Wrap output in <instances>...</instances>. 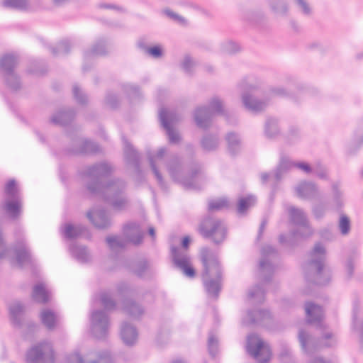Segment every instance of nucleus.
I'll return each mask as SVG.
<instances>
[{
    "instance_id": "nucleus-1",
    "label": "nucleus",
    "mask_w": 363,
    "mask_h": 363,
    "mask_svg": "<svg viewBox=\"0 0 363 363\" xmlns=\"http://www.w3.org/2000/svg\"><path fill=\"white\" fill-rule=\"evenodd\" d=\"M113 171V167L107 162L96 164L88 167L86 172V176L94 184H89L88 189L92 193H99L115 209L122 210L128 206V199L122 196L125 189V183L119 179H112L102 185L99 180L110 174Z\"/></svg>"
},
{
    "instance_id": "nucleus-2",
    "label": "nucleus",
    "mask_w": 363,
    "mask_h": 363,
    "mask_svg": "<svg viewBox=\"0 0 363 363\" xmlns=\"http://www.w3.org/2000/svg\"><path fill=\"white\" fill-rule=\"evenodd\" d=\"M201 259L204 268L203 281L208 294L217 296L220 290V269L216 255L208 248L201 250Z\"/></svg>"
},
{
    "instance_id": "nucleus-3",
    "label": "nucleus",
    "mask_w": 363,
    "mask_h": 363,
    "mask_svg": "<svg viewBox=\"0 0 363 363\" xmlns=\"http://www.w3.org/2000/svg\"><path fill=\"white\" fill-rule=\"evenodd\" d=\"M325 248L321 243H316L309 254L306 268L309 277H313L315 284L325 285L329 283L330 270L325 265Z\"/></svg>"
},
{
    "instance_id": "nucleus-4",
    "label": "nucleus",
    "mask_w": 363,
    "mask_h": 363,
    "mask_svg": "<svg viewBox=\"0 0 363 363\" xmlns=\"http://www.w3.org/2000/svg\"><path fill=\"white\" fill-rule=\"evenodd\" d=\"M225 113L223 100L214 96L208 102V106H199L194 112V118L196 125L203 129L208 128L212 124V118L215 114Z\"/></svg>"
},
{
    "instance_id": "nucleus-5",
    "label": "nucleus",
    "mask_w": 363,
    "mask_h": 363,
    "mask_svg": "<svg viewBox=\"0 0 363 363\" xmlns=\"http://www.w3.org/2000/svg\"><path fill=\"white\" fill-rule=\"evenodd\" d=\"M18 64V57L13 53H5L0 56V74L7 86L13 90H18L21 86L20 78L15 71Z\"/></svg>"
},
{
    "instance_id": "nucleus-6",
    "label": "nucleus",
    "mask_w": 363,
    "mask_h": 363,
    "mask_svg": "<svg viewBox=\"0 0 363 363\" xmlns=\"http://www.w3.org/2000/svg\"><path fill=\"white\" fill-rule=\"evenodd\" d=\"M123 234L125 238L118 236H108L106 238V242L112 250H118L124 247L128 242L134 244H139L143 236L140 227L136 223L127 224L123 229Z\"/></svg>"
},
{
    "instance_id": "nucleus-7",
    "label": "nucleus",
    "mask_w": 363,
    "mask_h": 363,
    "mask_svg": "<svg viewBox=\"0 0 363 363\" xmlns=\"http://www.w3.org/2000/svg\"><path fill=\"white\" fill-rule=\"evenodd\" d=\"M261 89L260 83H249L243 86L241 94L242 103L244 107L252 113H260L265 110L268 105L267 99H259L255 94Z\"/></svg>"
},
{
    "instance_id": "nucleus-8",
    "label": "nucleus",
    "mask_w": 363,
    "mask_h": 363,
    "mask_svg": "<svg viewBox=\"0 0 363 363\" xmlns=\"http://www.w3.org/2000/svg\"><path fill=\"white\" fill-rule=\"evenodd\" d=\"M199 230L204 238H211L216 244L223 242L226 236L225 225L221 220L216 218L205 219L201 223Z\"/></svg>"
},
{
    "instance_id": "nucleus-9",
    "label": "nucleus",
    "mask_w": 363,
    "mask_h": 363,
    "mask_svg": "<svg viewBox=\"0 0 363 363\" xmlns=\"http://www.w3.org/2000/svg\"><path fill=\"white\" fill-rule=\"evenodd\" d=\"M247 350L259 363L267 362L272 357L269 345L256 334L247 337Z\"/></svg>"
},
{
    "instance_id": "nucleus-10",
    "label": "nucleus",
    "mask_w": 363,
    "mask_h": 363,
    "mask_svg": "<svg viewBox=\"0 0 363 363\" xmlns=\"http://www.w3.org/2000/svg\"><path fill=\"white\" fill-rule=\"evenodd\" d=\"M55 357L52 345L44 341L33 346L27 354L28 363H55Z\"/></svg>"
},
{
    "instance_id": "nucleus-11",
    "label": "nucleus",
    "mask_w": 363,
    "mask_h": 363,
    "mask_svg": "<svg viewBox=\"0 0 363 363\" xmlns=\"http://www.w3.org/2000/svg\"><path fill=\"white\" fill-rule=\"evenodd\" d=\"M21 201L14 180H10L5 187L4 209L13 218H17L21 212Z\"/></svg>"
},
{
    "instance_id": "nucleus-12",
    "label": "nucleus",
    "mask_w": 363,
    "mask_h": 363,
    "mask_svg": "<svg viewBox=\"0 0 363 363\" xmlns=\"http://www.w3.org/2000/svg\"><path fill=\"white\" fill-rule=\"evenodd\" d=\"M298 340L303 350L311 354L322 347H332L335 342L333 334L330 331H326L322 337L320 344L315 343L314 339L303 330L298 333Z\"/></svg>"
},
{
    "instance_id": "nucleus-13",
    "label": "nucleus",
    "mask_w": 363,
    "mask_h": 363,
    "mask_svg": "<svg viewBox=\"0 0 363 363\" xmlns=\"http://www.w3.org/2000/svg\"><path fill=\"white\" fill-rule=\"evenodd\" d=\"M277 257V251L272 246L266 245L262 249L259 261V277L263 281L267 282L270 280L275 269L274 262Z\"/></svg>"
},
{
    "instance_id": "nucleus-14",
    "label": "nucleus",
    "mask_w": 363,
    "mask_h": 363,
    "mask_svg": "<svg viewBox=\"0 0 363 363\" xmlns=\"http://www.w3.org/2000/svg\"><path fill=\"white\" fill-rule=\"evenodd\" d=\"M109 330V319L102 310H94L90 315V330L97 339L106 337Z\"/></svg>"
},
{
    "instance_id": "nucleus-15",
    "label": "nucleus",
    "mask_w": 363,
    "mask_h": 363,
    "mask_svg": "<svg viewBox=\"0 0 363 363\" xmlns=\"http://www.w3.org/2000/svg\"><path fill=\"white\" fill-rule=\"evenodd\" d=\"M160 119L163 128L166 130L169 143L176 144L179 142L181 138L177 130L172 125L179 121L182 117L174 111L162 108L160 111Z\"/></svg>"
},
{
    "instance_id": "nucleus-16",
    "label": "nucleus",
    "mask_w": 363,
    "mask_h": 363,
    "mask_svg": "<svg viewBox=\"0 0 363 363\" xmlns=\"http://www.w3.org/2000/svg\"><path fill=\"white\" fill-rule=\"evenodd\" d=\"M288 212L291 221L298 226V228L292 236L297 238H306L313 234V230L308 223L306 216L301 208L290 206Z\"/></svg>"
},
{
    "instance_id": "nucleus-17",
    "label": "nucleus",
    "mask_w": 363,
    "mask_h": 363,
    "mask_svg": "<svg viewBox=\"0 0 363 363\" xmlns=\"http://www.w3.org/2000/svg\"><path fill=\"white\" fill-rule=\"evenodd\" d=\"M67 363H111V358L105 352L91 350L82 354L75 351L68 355Z\"/></svg>"
},
{
    "instance_id": "nucleus-18",
    "label": "nucleus",
    "mask_w": 363,
    "mask_h": 363,
    "mask_svg": "<svg viewBox=\"0 0 363 363\" xmlns=\"http://www.w3.org/2000/svg\"><path fill=\"white\" fill-rule=\"evenodd\" d=\"M172 262L176 268L179 269L184 276L193 278L195 270L192 266L191 259L187 252L172 247L171 249Z\"/></svg>"
},
{
    "instance_id": "nucleus-19",
    "label": "nucleus",
    "mask_w": 363,
    "mask_h": 363,
    "mask_svg": "<svg viewBox=\"0 0 363 363\" xmlns=\"http://www.w3.org/2000/svg\"><path fill=\"white\" fill-rule=\"evenodd\" d=\"M171 177L176 182L182 184L186 188H194L190 179L184 176L183 169L177 158L172 159L167 164Z\"/></svg>"
},
{
    "instance_id": "nucleus-20",
    "label": "nucleus",
    "mask_w": 363,
    "mask_h": 363,
    "mask_svg": "<svg viewBox=\"0 0 363 363\" xmlns=\"http://www.w3.org/2000/svg\"><path fill=\"white\" fill-rule=\"evenodd\" d=\"M295 191L299 198L311 200L319 198V191L315 184L311 182L302 181L295 187Z\"/></svg>"
},
{
    "instance_id": "nucleus-21",
    "label": "nucleus",
    "mask_w": 363,
    "mask_h": 363,
    "mask_svg": "<svg viewBox=\"0 0 363 363\" xmlns=\"http://www.w3.org/2000/svg\"><path fill=\"white\" fill-rule=\"evenodd\" d=\"M86 217L99 229H106L111 225L109 216L104 210L94 209L89 211L86 213Z\"/></svg>"
},
{
    "instance_id": "nucleus-22",
    "label": "nucleus",
    "mask_w": 363,
    "mask_h": 363,
    "mask_svg": "<svg viewBox=\"0 0 363 363\" xmlns=\"http://www.w3.org/2000/svg\"><path fill=\"white\" fill-rule=\"evenodd\" d=\"M306 318L308 323L317 324L320 327L325 328V325L323 323V311L322 308L313 303H307L305 306Z\"/></svg>"
},
{
    "instance_id": "nucleus-23",
    "label": "nucleus",
    "mask_w": 363,
    "mask_h": 363,
    "mask_svg": "<svg viewBox=\"0 0 363 363\" xmlns=\"http://www.w3.org/2000/svg\"><path fill=\"white\" fill-rule=\"evenodd\" d=\"M121 337L126 345H133L137 340L138 332L130 323L124 322L121 328Z\"/></svg>"
},
{
    "instance_id": "nucleus-24",
    "label": "nucleus",
    "mask_w": 363,
    "mask_h": 363,
    "mask_svg": "<svg viewBox=\"0 0 363 363\" xmlns=\"http://www.w3.org/2000/svg\"><path fill=\"white\" fill-rule=\"evenodd\" d=\"M75 148L73 150L74 153H96L100 151L99 146L91 141H88L82 138L74 141Z\"/></svg>"
},
{
    "instance_id": "nucleus-25",
    "label": "nucleus",
    "mask_w": 363,
    "mask_h": 363,
    "mask_svg": "<svg viewBox=\"0 0 363 363\" xmlns=\"http://www.w3.org/2000/svg\"><path fill=\"white\" fill-rule=\"evenodd\" d=\"M167 154V149L164 147L160 148L157 152L154 155H149V161L150 164V167L152 168V170L153 171L158 182L162 184L163 182L162 175L159 172L157 164L163 161L164 156Z\"/></svg>"
},
{
    "instance_id": "nucleus-26",
    "label": "nucleus",
    "mask_w": 363,
    "mask_h": 363,
    "mask_svg": "<svg viewBox=\"0 0 363 363\" xmlns=\"http://www.w3.org/2000/svg\"><path fill=\"white\" fill-rule=\"evenodd\" d=\"M247 322L250 323H259L267 326L270 323L272 316L267 310H257L247 313Z\"/></svg>"
},
{
    "instance_id": "nucleus-27",
    "label": "nucleus",
    "mask_w": 363,
    "mask_h": 363,
    "mask_svg": "<svg viewBox=\"0 0 363 363\" xmlns=\"http://www.w3.org/2000/svg\"><path fill=\"white\" fill-rule=\"evenodd\" d=\"M43 324L49 330L54 329L58 323V315L50 309H43L40 313Z\"/></svg>"
},
{
    "instance_id": "nucleus-28",
    "label": "nucleus",
    "mask_w": 363,
    "mask_h": 363,
    "mask_svg": "<svg viewBox=\"0 0 363 363\" xmlns=\"http://www.w3.org/2000/svg\"><path fill=\"white\" fill-rule=\"evenodd\" d=\"M74 116V114L72 110L64 109L55 113L50 121L54 124L65 125L73 120Z\"/></svg>"
},
{
    "instance_id": "nucleus-29",
    "label": "nucleus",
    "mask_w": 363,
    "mask_h": 363,
    "mask_svg": "<svg viewBox=\"0 0 363 363\" xmlns=\"http://www.w3.org/2000/svg\"><path fill=\"white\" fill-rule=\"evenodd\" d=\"M108 49L104 40L97 41L90 50L84 53L85 58H90L96 56H103L108 53Z\"/></svg>"
},
{
    "instance_id": "nucleus-30",
    "label": "nucleus",
    "mask_w": 363,
    "mask_h": 363,
    "mask_svg": "<svg viewBox=\"0 0 363 363\" xmlns=\"http://www.w3.org/2000/svg\"><path fill=\"white\" fill-rule=\"evenodd\" d=\"M69 250L72 256L80 262H87L91 259V255L89 250L84 246L73 244Z\"/></svg>"
},
{
    "instance_id": "nucleus-31",
    "label": "nucleus",
    "mask_w": 363,
    "mask_h": 363,
    "mask_svg": "<svg viewBox=\"0 0 363 363\" xmlns=\"http://www.w3.org/2000/svg\"><path fill=\"white\" fill-rule=\"evenodd\" d=\"M85 230L86 228L83 225L67 223L62 228V232L65 238L73 239L82 235Z\"/></svg>"
},
{
    "instance_id": "nucleus-32",
    "label": "nucleus",
    "mask_w": 363,
    "mask_h": 363,
    "mask_svg": "<svg viewBox=\"0 0 363 363\" xmlns=\"http://www.w3.org/2000/svg\"><path fill=\"white\" fill-rule=\"evenodd\" d=\"M33 299L39 303H46L50 299V294L43 283L36 284L33 291Z\"/></svg>"
},
{
    "instance_id": "nucleus-33",
    "label": "nucleus",
    "mask_w": 363,
    "mask_h": 363,
    "mask_svg": "<svg viewBox=\"0 0 363 363\" xmlns=\"http://www.w3.org/2000/svg\"><path fill=\"white\" fill-rule=\"evenodd\" d=\"M294 163L295 162L291 160L289 158L282 157L274 173L275 179L277 181L279 180L284 172L294 167Z\"/></svg>"
},
{
    "instance_id": "nucleus-34",
    "label": "nucleus",
    "mask_w": 363,
    "mask_h": 363,
    "mask_svg": "<svg viewBox=\"0 0 363 363\" xmlns=\"http://www.w3.org/2000/svg\"><path fill=\"white\" fill-rule=\"evenodd\" d=\"M11 318L15 324L20 323V318L24 311L22 303L18 301L11 302L9 306Z\"/></svg>"
},
{
    "instance_id": "nucleus-35",
    "label": "nucleus",
    "mask_w": 363,
    "mask_h": 363,
    "mask_svg": "<svg viewBox=\"0 0 363 363\" xmlns=\"http://www.w3.org/2000/svg\"><path fill=\"white\" fill-rule=\"evenodd\" d=\"M201 145L204 150L213 151L218 147L219 140L216 135L207 134L202 138Z\"/></svg>"
},
{
    "instance_id": "nucleus-36",
    "label": "nucleus",
    "mask_w": 363,
    "mask_h": 363,
    "mask_svg": "<svg viewBox=\"0 0 363 363\" xmlns=\"http://www.w3.org/2000/svg\"><path fill=\"white\" fill-rule=\"evenodd\" d=\"M123 311L127 314L135 318L141 315L144 312L143 308L140 305L130 300H126L124 302Z\"/></svg>"
},
{
    "instance_id": "nucleus-37",
    "label": "nucleus",
    "mask_w": 363,
    "mask_h": 363,
    "mask_svg": "<svg viewBox=\"0 0 363 363\" xmlns=\"http://www.w3.org/2000/svg\"><path fill=\"white\" fill-rule=\"evenodd\" d=\"M269 4L275 14L281 16L287 14L289 9L285 0H269Z\"/></svg>"
},
{
    "instance_id": "nucleus-38",
    "label": "nucleus",
    "mask_w": 363,
    "mask_h": 363,
    "mask_svg": "<svg viewBox=\"0 0 363 363\" xmlns=\"http://www.w3.org/2000/svg\"><path fill=\"white\" fill-rule=\"evenodd\" d=\"M226 141L228 143V150L231 154L237 153L240 149V138L235 133H229L226 135Z\"/></svg>"
},
{
    "instance_id": "nucleus-39",
    "label": "nucleus",
    "mask_w": 363,
    "mask_h": 363,
    "mask_svg": "<svg viewBox=\"0 0 363 363\" xmlns=\"http://www.w3.org/2000/svg\"><path fill=\"white\" fill-rule=\"evenodd\" d=\"M255 202L256 198L252 195L240 198L238 200V212L243 214L249 208L253 206Z\"/></svg>"
},
{
    "instance_id": "nucleus-40",
    "label": "nucleus",
    "mask_w": 363,
    "mask_h": 363,
    "mask_svg": "<svg viewBox=\"0 0 363 363\" xmlns=\"http://www.w3.org/2000/svg\"><path fill=\"white\" fill-rule=\"evenodd\" d=\"M265 135L269 138H275L279 134V128L275 119L269 118L265 123Z\"/></svg>"
},
{
    "instance_id": "nucleus-41",
    "label": "nucleus",
    "mask_w": 363,
    "mask_h": 363,
    "mask_svg": "<svg viewBox=\"0 0 363 363\" xmlns=\"http://www.w3.org/2000/svg\"><path fill=\"white\" fill-rule=\"evenodd\" d=\"M220 50L222 53L233 55L240 50V47L238 43L233 41L227 40L220 44Z\"/></svg>"
},
{
    "instance_id": "nucleus-42",
    "label": "nucleus",
    "mask_w": 363,
    "mask_h": 363,
    "mask_svg": "<svg viewBox=\"0 0 363 363\" xmlns=\"http://www.w3.org/2000/svg\"><path fill=\"white\" fill-rule=\"evenodd\" d=\"M123 146L124 155L126 160L129 162L136 164L138 160V156L136 151L125 139H123Z\"/></svg>"
},
{
    "instance_id": "nucleus-43",
    "label": "nucleus",
    "mask_w": 363,
    "mask_h": 363,
    "mask_svg": "<svg viewBox=\"0 0 363 363\" xmlns=\"http://www.w3.org/2000/svg\"><path fill=\"white\" fill-rule=\"evenodd\" d=\"M338 228L342 235L349 234L351 229V223L349 217L344 213L340 215L338 220Z\"/></svg>"
},
{
    "instance_id": "nucleus-44",
    "label": "nucleus",
    "mask_w": 363,
    "mask_h": 363,
    "mask_svg": "<svg viewBox=\"0 0 363 363\" xmlns=\"http://www.w3.org/2000/svg\"><path fill=\"white\" fill-rule=\"evenodd\" d=\"M145 53L154 59H160L164 55V50L161 45H157L152 47L144 46Z\"/></svg>"
},
{
    "instance_id": "nucleus-45",
    "label": "nucleus",
    "mask_w": 363,
    "mask_h": 363,
    "mask_svg": "<svg viewBox=\"0 0 363 363\" xmlns=\"http://www.w3.org/2000/svg\"><path fill=\"white\" fill-rule=\"evenodd\" d=\"M4 5L6 7L26 10L28 9V0H4Z\"/></svg>"
},
{
    "instance_id": "nucleus-46",
    "label": "nucleus",
    "mask_w": 363,
    "mask_h": 363,
    "mask_svg": "<svg viewBox=\"0 0 363 363\" xmlns=\"http://www.w3.org/2000/svg\"><path fill=\"white\" fill-rule=\"evenodd\" d=\"M70 45L68 41H62L58 43L55 47L51 48V52L54 56H58L68 53Z\"/></svg>"
},
{
    "instance_id": "nucleus-47",
    "label": "nucleus",
    "mask_w": 363,
    "mask_h": 363,
    "mask_svg": "<svg viewBox=\"0 0 363 363\" xmlns=\"http://www.w3.org/2000/svg\"><path fill=\"white\" fill-rule=\"evenodd\" d=\"M162 12L167 17L180 25L185 26L187 24V21L184 17L179 15L178 13L169 9H164Z\"/></svg>"
},
{
    "instance_id": "nucleus-48",
    "label": "nucleus",
    "mask_w": 363,
    "mask_h": 363,
    "mask_svg": "<svg viewBox=\"0 0 363 363\" xmlns=\"http://www.w3.org/2000/svg\"><path fill=\"white\" fill-rule=\"evenodd\" d=\"M72 93L74 99L79 104H85L87 101L88 98L86 95L83 92V91L80 89V87L75 84L72 87Z\"/></svg>"
},
{
    "instance_id": "nucleus-49",
    "label": "nucleus",
    "mask_w": 363,
    "mask_h": 363,
    "mask_svg": "<svg viewBox=\"0 0 363 363\" xmlns=\"http://www.w3.org/2000/svg\"><path fill=\"white\" fill-rule=\"evenodd\" d=\"M196 65L195 61L189 55H185L181 62V67L186 73H191Z\"/></svg>"
},
{
    "instance_id": "nucleus-50",
    "label": "nucleus",
    "mask_w": 363,
    "mask_h": 363,
    "mask_svg": "<svg viewBox=\"0 0 363 363\" xmlns=\"http://www.w3.org/2000/svg\"><path fill=\"white\" fill-rule=\"evenodd\" d=\"M16 259L21 265L30 262V256L29 252L25 247L16 250Z\"/></svg>"
},
{
    "instance_id": "nucleus-51",
    "label": "nucleus",
    "mask_w": 363,
    "mask_h": 363,
    "mask_svg": "<svg viewBox=\"0 0 363 363\" xmlns=\"http://www.w3.org/2000/svg\"><path fill=\"white\" fill-rule=\"evenodd\" d=\"M100 302L101 305L106 309H113L116 304L108 293H102L100 296Z\"/></svg>"
},
{
    "instance_id": "nucleus-52",
    "label": "nucleus",
    "mask_w": 363,
    "mask_h": 363,
    "mask_svg": "<svg viewBox=\"0 0 363 363\" xmlns=\"http://www.w3.org/2000/svg\"><path fill=\"white\" fill-rule=\"evenodd\" d=\"M264 291L259 286H256L249 291V296L254 298L257 302H261L264 300Z\"/></svg>"
},
{
    "instance_id": "nucleus-53",
    "label": "nucleus",
    "mask_w": 363,
    "mask_h": 363,
    "mask_svg": "<svg viewBox=\"0 0 363 363\" xmlns=\"http://www.w3.org/2000/svg\"><path fill=\"white\" fill-rule=\"evenodd\" d=\"M279 357L282 363H292V355H291V351L290 348L284 345L281 348V350L279 354Z\"/></svg>"
},
{
    "instance_id": "nucleus-54",
    "label": "nucleus",
    "mask_w": 363,
    "mask_h": 363,
    "mask_svg": "<svg viewBox=\"0 0 363 363\" xmlns=\"http://www.w3.org/2000/svg\"><path fill=\"white\" fill-rule=\"evenodd\" d=\"M313 173L315 174L318 177L322 179H326L328 173L326 168L320 162H317L313 165Z\"/></svg>"
},
{
    "instance_id": "nucleus-55",
    "label": "nucleus",
    "mask_w": 363,
    "mask_h": 363,
    "mask_svg": "<svg viewBox=\"0 0 363 363\" xmlns=\"http://www.w3.org/2000/svg\"><path fill=\"white\" fill-rule=\"evenodd\" d=\"M149 267L150 264L146 260H141L134 264L133 270L138 276H142Z\"/></svg>"
},
{
    "instance_id": "nucleus-56",
    "label": "nucleus",
    "mask_w": 363,
    "mask_h": 363,
    "mask_svg": "<svg viewBox=\"0 0 363 363\" xmlns=\"http://www.w3.org/2000/svg\"><path fill=\"white\" fill-rule=\"evenodd\" d=\"M326 211V205L323 203H316L312 208L313 215L317 219L322 218Z\"/></svg>"
},
{
    "instance_id": "nucleus-57",
    "label": "nucleus",
    "mask_w": 363,
    "mask_h": 363,
    "mask_svg": "<svg viewBox=\"0 0 363 363\" xmlns=\"http://www.w3.org/2000/svg\"><path fill=\"white\" fill-rule=\"evenodd\" d=\"M208 347L211 355L215 356L218 350V340L213 334H210L208 340Z\"/></svg>"
},
{
    "instance_id": "nucleus-58",
    "label": "nucleus",
    "mask_w": 363,
    "mask_h": 363,
    "mask_svg": "<svg viewBox=\"0 0 363 363\" xmlns=\"http://www.w3.org/2000/svg\"><path fill=\"white\" fill-rule=\"evenodd\" d=\"M294 2L303 14L310 15L311 13V8L307 0H294Z\"/></svg>"
},
{
    "instance_id": "nucleus-59",
    "label": "nucleus",
    "mask_w": 363,
    "mask_h": 363,
    "mask_svg": "<svg viewBox=\"0 0 363 363\" xmlns=\"http://www.w3.org/2000/svg\"><path fill=\"white\" fill-rule=\"evenodd\" d=\"M227 206V201L225 199H218L211 201L208 203V209L210 211L220 210Z\"/></svg>"
},
{
    "instance_id": "nucleus-60",
    "label": "nucleus",
    "mask_w": 363,
    "mask_h": 363,
    "mask_svg": "<svg viewBox=\"0 0 363 363\" xmlns=\"http://www.w3.org/2000/svg\"><path fill=\"white\" fill-rule=\"evenodd\" d=\"M294 167L298 169L306 174L313 173V165H310L306 162H295Z\"/></svg>"
},
{
    "instance_id": "nucleus-61",
    "label": "nucleus",
    "mask_w": 363,
    "mask_h": 363,
    "mask_svg": "<svg viewBox=\"0 0 363 363\" xmlns=\"http://www.w3.org/2000/svg\"><path fill=\"white\" fill-rule=\"evenodd\" d=\"M268 94L272 96H285L286 91L282 87H272L269 90Z\"/></svg>"
},
{
    "instance_id": "nucleus-62",
    "label": "nucleus",
    "mask_w": 363,
    "mask_h": 363,
    "mask_svg": "<svg viewBox=\"0 0 363 363\" xmlns=\"http://www.w3.org/2000/svg\"><path fill=\"white\" fill-rule=\"evenodd\" d=\"M124 89L129 95L134 96L139 93V89H138V86L136 85L131 84H125Z\"/></svg>"
},
{
    "instance_id": "nucleus-63",
    "label": "nucleus",
    "mask_w": 363,
    "mask_h": 363,
    "mask_svg": "<svg viewBox=\"0 0 363 363\" xmlns=\"http://www.w3.org/2000/svg\"><path fill=\"white\" fill-rule=\"evenodd\" d=\"M169 334V330L166 328L161 330L157 335V340L161 343L164 342L165 340H168Z\"/></svg>"
},
{
    "instance_id": "nucleus-64",
    "label": "nucleus",
    "mask_w": 363,
    "mask_h": 363,
    "mask_svg": "<svg viewBox=\"0 0 363 363\" xmlns=\"http://www.w3.org/2000/svg\"><path fill=\"white\" fill-rule=\"evenodd\" d=\"M320 237L326 240H331L334 238L333 233L328 228H324L320 232Z\"/></svg>"
}]
</instances>
